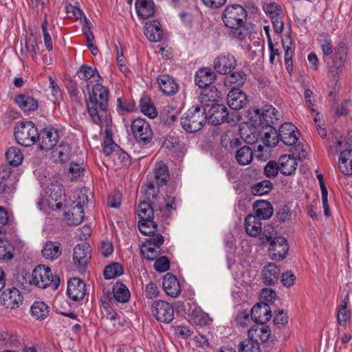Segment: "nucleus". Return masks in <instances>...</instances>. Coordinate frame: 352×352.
Masks as SVG:
<instances>
[{
  "instance_id": "f257e3e1",
  "label": "nucleus",
  "mask_w": 352,
  "mask_h": 352,
  "mask_svg": "<svg viewBox=\"0 0 352 352\" xmlns=\"http://www.w3.org/2000/svg\"><path fill=\"white\" fill-rule=\"evenodd\" d=\"M109 94L105 87L96 84L92 88L89 100L87 103L89 115L94 122L107 126L111 124V119L108 110Z\"/></svg>"
},
{
  "instance_id": "f03ea898",
  "label": "nucleus",
  "mask_w": 352,
  "mask_h": 352,
  "mask_svg": "<svg viewBox=\"0 0 352 352\" xmlns=\"http://www.w3.org/2000/svg\"><path fill=\"white\" fill-rule=\"evenodd\" d=\"M246 17V10L240 5L234 4L225 8L222 20L230 29L228 34L230 36L240 41H243L248 36L249 31L245 25Z\"/></svg>"
},
{
  "instance_id": "7ed1b4c3",
  "label": "nucleus",
  "mask_w": 352,
  "mask_h": 352,
  "mask_svg": "<svg viewBox=\"0 0 352 352\" xmlns=\"http://www.w3.org/2000/svg\"><path fill=\"white\" fill-rule=\"evenodd\" d=\"M137 212L140 219L138 222L139 230L144 234H150L157 230V223L154 219L160 220L157 208L154 209L146 201L140 203Z\"/></svg>"
},
{
  "instance_id": "20e7f679",
  "label": "nucleus",
  "mask_w": 352,
  "mask_h": 352,
  "mask_svg": "<svg viewBox=\"0 0 352 352\" xmlns=\"http://www.w3.org/2000/svg\"><path fill=\"white\" fill-rule=\"evenodd\" d=\"M91 193L86 188L82 189L77 195V199L67 210L65 211V217L69 225H78L84 218V207L90 201Z\"/></svg>"
},
{
  "instance_id": "39448f33",
  "label": "nucleus",
  "mask_w": 352,
  "mask_h": 352,
  "mask_svg": "<svg viewBox=\"0 0 352 352\" xmlns=\"http://www.w3.org/2000/svg\"><path fill=\"white\" fill-rule=\"evenodd\" d=\"M207 120L206 109L200 106L191 107L181 118V126L188 133L199 131Z\"/></svg>"
},
{
  "instance_id": "423d86ee",
  "label": "nucleus",
  "mask_w": 352,
  "mask_h": 352,
  "mask_svg": "<svg viewBox=\"0 0 352 352\" xmlns=\"http://www.w3.org/2000/svg\"><path fill=\"white\" fill-rule=\"evenodd\" d=\"M249 120L252 125L256 128L274 124L278 120V111L271 105H266L263 109L253 108L249 110Z\"/></svg>"
},
{
  "instance_id": "0eeeda50",
  "label": "nucleus",
  "mask_w": 352,
  "mask_h": 352,
  "mask_svg": "<svg viewBox=\"0 0 352 352\" xmlns=\"http://www.w3.org/2000/svg\"><path fill=\"white\" fill-rule=\"evenodd\" d=\"M30 283L31 285H34L40 288L52 286L54 289H56L59 285V279L53 278L50 267L38 265L32 272Z\"/></svg>"
},
{
  "instance_id": "6e6552de",
  "label": "nucleus",
  "mask_w": 352,
  "mask_h": 352,
  "mask_svg": "<svg viewBox=\"0 0 352 352\" xmlns=\"http://www.w3.org/2000/svg\"><path fill=\"white\" fill-rule=\"evenodd\" d=\"M37 135V128L32 122L20 123L14 131L17 142L24 146H29L36 142Z\"/></svg>"
},
{
  "instance_id": "1a4fd4ad",
  "label": "nucleus",
  "mask_w": 352,
  "mask_h": 352,
  "mask_svg": "<svg viewBox=\"0 0 352 352\" xmlns=\"http://www.w3.org/2000/svg\"><path fill=\"white\" fill-rule=\"evenodd\" d=\"M131 128L137 142L146 144L151 141L153 131L150 124L144 119H135L131 123Z\"/></svg>"
},
{
  "instance_id": "9d476101",
  "label": "nucleus",
  "mask_w": 352,
  "mask_h": 352,
  "mask_svg": "<svg viewBox=\"0 0 352 352\" xmlns=\"http://www.w3.org/2000/svg\"><path fill=\"white\" fill-rule=\"evenodd\" d=\"M151 314L157 320L170 323L174 318V308L169 302L158 300L153 302Z\"/></svg>"
},
{
  "instance_id": "9b49d317",
  "label": "nucleus",
  "mask_w": 352,
  "mask_h": 352,
  "mask_svg": "<svg viewBox=\"0 0 352 352\" xmlns=\"http://www.w3.org/2000/svg\"><path fill=\"white\" fill-rule=\"evenodd\" d=\"M58 139L56 129L54 128H45L42 129L36 137L38 148L43 151H48L53 148Z\"/></svg>"
},
{
  "instance_id": "f8f14e48",
  "label": "nucleus",
  "mask_w": 352,
  "mask_h": 352,
  "mask_svg": "<svg viewBox=\"0 0 352 352\" xmlns=\"http://www.w3.org/2000/svg\"><path fill=\"white\" fill-rule=\"evenodd\" d=\"M91 247L87 243L78 244L74 249V263L79 271H85L88 260L91 258Z\"/></svg>"
},
{
  "instance_id": "ddd939ff",
  "label": "nucleus",
  "mask_w": 352,
  "mask_h": 352,
  "mask_svg": "<svg viewBox=\"0 0 352 352\" xmlns=\"http://www.w3.org/2000/svg\"><path fill=\"white\" fill-rule=\"evenodd\" d=\"M236 65L235 57L230 54H222L214 60V69L221 75H226L234 69Z\"/></svg>"
},
{
  "instance_id": "4468645a",
  "label": "nucleus",
  "mask_w": 352,
  "mask_h": 352,
  "mask_svg": "<svg viewBox=\"0 0 352 352\" xmlns=\"http://www.w3.org/2000/svg\"><path fill=\"white\" fill-rule=\"evenodd\" d=\"M289 250L287 240L282 237L278 236L274 239L269 243L268 251L270 256L272 260H282L286 257Z\"/></svg>"
},
{
  "instance_id": "2eb2a0df",
  "label": "nucleus",
  "mask_w": 352,
  "mask_h": 352,
  "mask_svg": "<svg viewBox=\"0 0 352 352\" xmlns=\"http://www.w3.org/2000/svg\"><path fill=\"white\" fill-rule=\"evenodd\" d=\"M279 141L287 146L295 144L298 140V132L296 127L290 122H285L279 127Z\"/></svg>"
},
{
  "instance_id": "dca6fc26",
  "label": "nucleus",
  "mask_w": 352,
  "mask_h": 352,
  "mask_svg": "<svg viewBox=\"0 0 352 352\" xmlns=\"http://www.w3.org/2000/svg\"><path fill=\"white\" fill-rule=\"evenodd\" d=\"M2 304L7 309H15L23 302V296L20 291L15 288H8L5 289L1 296Z\"/></svg>"
},
{
  "instance_id": "f3484780",
  "label": "nucleus",
  "mask_w": 352,
  "mask_h": 352,
  "mask_svg": "<svg viewBox=\"0 0 352 352\" xmlns=\"http://www.w3.org/2000/svg\"><path fill=\"white\" fill-rule=\"evenodd\" d=\"M272 317L271 309L267 302L255 305L251 311V319L256 323L264 324Z\"/></svg>"
},
{
  "instance_id": "a211bd4d",
  "label": "nucleus",
  "mask_w": 352,
  "mask_h": 352,
  "mask_svg": "<svg viewBox=\"0 0 352 352\" xmlns=\"http://www.w3.org/2000/svg\"><path fill=\"white\" fill-rule=\"evenodd\" d=\"M85 283L78 278L68 281L67 293L70 298L75 301L82 299L86 294Z\"/></svg>"
},
{
  "instance_id": "6ab92c4d",
  "label": "nucleus",
  "mask_w": 352,
  "mask_h": 352,
  "mask_svg": "<svg viewBox=\"0 0 352 352\" xmlns=\"http://www.w3.org/2000/svg\"><path fill=\"white\" fill-rule=\"evenodd\" d=\"M227 103L232 109H241L247 104L248 98L241 90L234 88L227 95Z\"/></svg>"
},
{
  "instance_id": "aec40b11",
  "label": "nucleus",
  "mask_w": 352,
  "mask_h": 352,
  "mask_svg": "<svg viewBox=\"0 0 352 352\" xmlns=\"http://www.w3.org/2000/svg\"><path fill=\"white\" fill-rule=\"evenodd\" d=\"M14 102L20 109L25 113L33 112L38 107L37 100L28 94H19L16 96Z\"/></svg>"
},
{
  "instance_id": "412c9836",
  "label": "nucleus",
  "mask_w": 352,
  "mask_h": 352,
  "mask_svg": "<svg viewBox=\"0 0 352 352\" xmlns=\"http://www.w3.org/2000/svg\"><path fill=\"white\" fill-rule=\"evenodd\" d=\"M221 97V93L218 89L211 86L209 88L204 89L199 96L200 102L206 106H214Z\"/></svg>"
},
{
  "instance_id": "4be33fe9",
  "label": "nucleus",
  "mask_w": 352,
  "mask_h": 352,
  "mask_svg": "<svg viewBox=\"0 0 352 352\" xmlns=\"http://www.w3.org/2000/svg\"><path fill=\"white\" fill-rule=\"evenodd\" d=\"M216 74L210 68L199 69L195 74V82L199 87H206L214 80Z\"/></svg>"
},
{
  "instance_id": "5701e85b",
  "label": "nucleus",
  "mask_w": 352,
  "mask_h": 352,
  "mask_svg": "<svg viewBox=\"0 0 352 352\" xmlns=\"http://www.w3.org/2000/svg\"><path fill=\"white\" fill-rule=\"evenodd\" d=\"M162 285L166 294L171 297H176L181 292L178 280L175 276L170 273L164 276Z\"/></svg>"
},
{
  "instance_id": "b1692460",
  "label": "nucleus",
  "mask_w": 352,
  "mask_h": 352,
  "mask_svg": "<svg viewBox=\"0 0 352 352\" xmlns=\"http://www.w3.org/2000/svg\"><path fill=\"white\" fill-rule=\"evenodd\" d=\"M144 34L151 42L160 41L162 38V30L160 22L157 21L146 22L144 27Z\"/></svg>"
},
{
  "instance_id": "393cba45",
  "label": "nucleus",
  "mask_w": 352,
  "mask_h": 352,
  "mask_svg": "<svg viewBox=\"0 0 352 352\" xmlns=\"http://www.w3.org/2000/svg\"><path fill=\"white\" fill-rule=\"evenodd\" d=\"M338 166L342 174L352 175V148H347L340 152Z\"/></svg>"
},
{
  "instance_id": "a878e982",
  "label": "nucleus",
  "mask_w": 352,
  "mask_h": 352,
  "mask_svg": "<svg viewBox=\"0 0 352 352\" xmlns=\"http://www.w3.org/2000/svg\"><path fill=\"white\" fill-rule=\"evenodd\" d=\"M221 146L227 151H232L241 144L239 135L233 131H227L221 138Z\"/></svg>"
},
{
  "instance_id": "bb28decb",
  "label": "nucleus",
  "mask_w": 352,
  "mask_h": 352,
  "mask_svg": "<svg viewBox=\"0 0 352 352\" xmlns=\"http://www.w3.org/2000/svg\"><path fill=\"white\" fill-rule=\"evenodd\" d=\"M254 210L258 219H268L273 214V207L272 204L265 200H257L253 206Z\"/></svg>"
},
{
  "instance_id": "cd10ccee",
  "label": "nucleus",
  "mask_w": 352,
  "mask_h": 352,
  "mask_svg": "<svg viewBox=\"0 0 352 352\" xmlns=\"http://www.w3.org/2000/svg\"><path fill=\"white\" fill-rule=\"evenodd\" d=\"M271 336L270 327L264 324H256L248 331V337L265 342L269 340Z\"/></svg>"
},
{
  "instance_id": "c85d7f7f",
  "label": "nucleus",
  "mask_w": 352,
  "mask_h": 352,
  "mask_svg": "<svg viewBox=\"0 0 352 352\" xmlns=\"http://www.w3.org/2000/svg\"><path fill=\"white\" fill-rule=\"evenodd\" d=\"M160 90L166 95L175 94L178 85L175 80L168 75H160L157 79Z\"/></svg>"
},
{
  "instance_id": "c756f323",
  "label": "nucleus",
  "mask_w": 352,
  "mask_h": 352,
  "mask_svg": "<svg viewBox=\"0 0 352 352\" xmlns=\"http://www.w3.org/2000/svg\"><path fill=\"white\" fill-rule=\"evenodd\" d=\"M280 172L285 175L292 174L296 169L297 162L290 155H284L280 157L278 162Z\"/></svg>"
},
{
  "instance_id": "7c9ffc66",
  "label": "nucleus",
  "mask_w": 352,
  "mask_h": 352,
  "mask_svg": "<svg viewBox=\"0 0 352 352\" xmlns=\"http://www.w3.org/2000/svg\"><path fill=\"white\" fill-rule=\"evenodd\" d=\"M72 155V148L67 143H60L58 146L53 148L52 157L56 162L64 163L69 160Z\"/></svg>"
},
{
  "instance_id": "2f4dec72",
  "label": "nucleus",
  "mask_w": 352,
  "mask_h": 352,
  "mask_svg": "<svg viewBox=\"0 0 352 352\" xmlns=\"http://www.w3.org/2000/svg\"><path fill=\"white\" fill-rule=\"evenodd\" d=\"M279 275L280 270L275 263H270L263 269L262 278L265 284H274L277 282Z\"/></svg>"
},
{
  "instance_id": "473e14b6",
  "label": "nucleus",
  "mask_w": 352,
  "mask_h": 352,
  "mask_svg": "<svg viewBox=\"0 0 352 352\" xmlns=\"http://www.w3.org/2000/svg\"><path fill=\"white\" fill-rule=\"evenodd\" d=\"M46 194L49 198L56 202V208H60L62 206L60 201L57 202L58 201L62 200V197L64 195L63 190L60 184L57 181L52 182L47 186L46 189Z\"/></svg>"
},
{
  "instance_id": "72a5a7b5",
  "label": "nucleus",
  "mask_w": 352,
  "mask_h": 352,
  "mask_svg": "<svg viewBox=\"0 0 352 352\" xmlns=\"http://www.w3.org/2000/svg\"><path fill=\"white\" fill-rule=\"evenodd\" d=\"M244 226L246 233L251 236H258L262 230L260 219L253 214L246 217Z\"/></svg>"
},
{
  "instance_id": "f704fd0d",
  "label": "nucleus",
  "mask_w": 352,
  "mask_h": 352,
  "mask_svg": "<svg viewBox=\"0 0 352 352\" xmlns=\"http://www.w3.org/2000/svg\"><path fill=\"white\" fill-rule=\"evenodd\" d=\"M263 129V143L267 147H275L279 142L278 131L272 124L267 125Z\"/></svg>"
},
{
  "instance_id": "c9c22d12",
  "label": "nucleus",
  "mask_w": 352,
  "mask_h": 352,
  "mask_svg": "<svg viewBox=\"0 0 352 352\" xmlns=\"http://www.w3.org/2000/svg\"><path fill=\"white\" fill-rule=\"evenodd\" d=\"M213 112L209 117V121L213 125H218L223 122L228 117L227 108L221 104H216L212 107Z\"/></svg>"
},
{
  "instance_id": "e433bc0d",
  "label": "nucleus",
  "mask_w": 352,
  "mask_h": 352,
  "mask_svg": "<svg viewBox=\"0 0 352 352\" xmlns=\"http://www.w3.org/2000/svg\"><path fill=\"white\" fill-rule=\"evenodd\" d=\"M135 8L138 14L142 19L149 18L154 14L153 0H137Z\"/></svg>"
},
{
  "instance_id": "4c0bfd02",
  "label": "nucleus",
  "mask_w": 352,
  "mask_h": 352,
  "mask_svg": "<svg viewBox=\"0 0 352 352\" xmlns=\"http://www.w3.org/2000/svg\"><path fill=\"white\" fill-rule=\"evenodd\" d=\"M154 178L158 186L166 185L169 179L167 166L163 162H158L153 169Z\"/></svg>"
},
{
  "instance_id": "58836bf2",
  "label": "nucleus",
  "mask_w": 352,
  "mask_h": 352,
  "mask_svg": "<svg viewBox=\"0 0 352 352\" xmlns=\"http://www.w3.org/2000/svg\"><path fill=\"white\" fill-rule=\"evenodd\" d=\"M109 126H104L105 129L104 130V136L103 138L102 141V148L103 153L106 155H111L113 156V153L116 152V149L119 148L118 146L113 142L112 139V133L111 129H109Z\"/></svg>"
},
{
  "instance_id": "ea45409f",
  "label": "nucleus",
  "mask_w": 352,
  "mask_h": 352,
  "mask_svg": "<svg viewBox=\"0 0 352 352\" xmlns=\"http://www.w3.org/2000/svg\"><path fill=\"white\" fill-rule=\"evenodd\" d=\"M105 320L107 321V328L111 332L120 331L125 324V320L111 310L107 313Z\"/></svg>"
},
{
  "instance_id": "a19ab883",
  "label": "nucleus",
  "mask_w": 352,
  "mask_h": 352,
  "mask_svg": "<svg viewBox=\"0 0 352 352\" xmlns=\"http://www.w3.org/2000/svg\"><path fill=\"white\" fill-rule=\"evenodd\" d=\"M349 300V296H345L338 307L337 321L340 326H346L350 320V312L347 309Z\"/></svg>"
},
{
  "instance_id": "79ce46f5",
  "label": "nucleus",
  "mask_w": 352,
  "mask_h": 352,
  "mask_svg": "<svg viewBox=\"0 0 352 352\" xmlns=\"http://www.w3.org/2000/svg\"><path fill=\"white\" fill-rule=\"evenodd\" d=\"M42 253L45 258L51 261L55 260L61 254L60 244L58 242L48 241L45 243Z\"/></svg>"
},
{
  "instance_id": "37998d69",
  "label": "nucleus",
  "mask_w": 352,
  "mask_h": 352,
  "mask_svg": "<svg viewBox=\"0 0 352 352\" xmlns=\"http://www.w3.org/2000/svg\"><path fill=\"white\" fill-rule=\"evenodd\" d=\"M31 314L37 320L45 319L50 314V307L43 301H36L31 306Z\"/></svg>"
},
{
  "instance_id": "c03bdc74",
  "label": "nucleus",
  "mask_w": 352,
  "mask_h": 352,
  "mask_svg": "<svg viewBox=\"0 0 352 352\" xmlns=\"http://www.w3.org/2000/svg\"><path fill=\"white\" fill-rule=\"evenodd\" d=\"M272 189V183L270 180H263L254 184L250 187V192L255 196L268 194Z\"/></svg>"
},
{
  "instance_id": "a18cd8bd",
  "label": "nucleus",
  "mask_w": 352,
  "mask_h": 352,
  "mask_svg": "<svg viewBox=\"0 0 352 352\" xmlns=\"http://www.w3.org/2000/svg\"><path fill=\"white\" fill-rule=\"evenodd\" d=\"M114 298L120 302H126L130 298V293L127 287L121 283H116L113 287Z\"/></svg>"
},
{
  "instance_id": "49530a36",
  "label": "nucleus",
  "mask_w": 352,
  "mask_h": 352,
  "mask_svg": "<svg viewBox=\"0 0 352 352\" xmlns=\"http://www.w3.org/2000/svg\"><path fill=\"white\" fill-rule=\"evenodd\" d=\"M6 158L9 165L17 166L22 163L23 155L19 148L12 146L7 151Z\"/></svg>"
},
{
  "instance_id": "de8ad7c7",
  "label": "nucleus",
  "mask_w": 352,
  "mask_h": 352,
  "mask_svg": "<svg viewBox=\"0 0 352 352\" xmlns=\"http://www.w3.org/2000/svg\"><path fill=\"white\" fill-rule=\"evenodd\" d=\"M190 320L192 324L199 327L206 326L211 321L208 314L200 309H195L192 311Z\"/></svg>"
},
{
  "instance_id": "09e8293b",
  "label": "nucleus",
  "mask_w": 352,
  "mask_h": 352,
  "mask_svg": "<svg viewBox=\"0 0 352 352\" xmlns=\"http://www.w3.org/2000/svg\"><path fill=\"white\" fill-rule=\"evenodd\" d=\"M236 160L237 162L242 166L249 164L253 158V153L252 149L248 146H244L237 151L236 153Z\"/></svg>"
},
{
  "instance_id": "8fccbe9b",
  "label": "nucleus",
  "mask_w": 352,
  "mask_h": 352,
  "mask_svg": "<svg viewBox=\"0 0 352 352\" xmlns=\"http://www.w3.org/2000/svg\"><path fill=\"white\" fill-rule=\"evenodd\" d=\"M161 249L153 246L150 243L144 241L141 247V252L144 257L149 261H153L160 254Z\"/></svg>"
},
{
  "instance_id": "3c124183",
  "label": "nucleus",
  "mask_w": 352,
  "mask_h": 352,
  "mask_svg": "<svg viewBox=\"0 0 352 352\" xmlns=\"http://www.w3.org/2000/svg\"><path fill=\"white\" fill-rule=\"evenodd\" d=\"M140 106L141 111L144 115L151 119L157 117V112L156 108L150 99L147 98H141Z\"/></svg>"
},
{
  "instance_id": "603ef678",
  "label": "nucleus",
  "mask_w": 352,
  "mask_h": 352,
  "mask_svg": "<svg viewBox=\"0 0 352 352\" xmlns=\"http://www.w3.org/2000/svg\"><path fill=\"white\" fill-rule=\"evenodd\" d=\"M77 76L82 80H88L91 78H99V74L95 67L88 65H82L77 71Z\"/></svg>"
},
{
  "instance_id": "864d4df0",
  "label": "nucleus",
  "mask_w": 352,
  "mask_h": 352,
  "mask_svg": "<svg viewBox=\"0 0 352 352\" xmlns=\"http://www.w3.org/2000/svg\"><path fill=\"white\" fill-rule=\"evenodd\" d=\"M239 352H261L258 342L252 338L243 340L239 344Z\"/></svg>"
},
{
  "instance_id": "5fc2aeb1",
  "label": "nucleus",
  "mask_w": 352,
  "mask_h": 352,
  "mask_svg": "<svg viewBox=\"0 0 352 352\" xmlns=\"http://www.w3.org/2000/svg\"><path fill=\"white\" fill-rule=\"evenodd\" d=\"M65 4V11L67 17L76 20L81 18L82 12L79 7L76 6L78 4L76 0H66Z\"/></svg>"
},
{
  "instance_id": "6e6d98bb",
  "label": "nucleus",
  "mask_w": 352,
  "mask_h": 352,
  "mask_svg": "<svg viewBox=\"0 0 352 352\" xmlns=\"http://www.w3.org/2000/svg\"><path fill=\"white\" fill-rule=\"evenodd\" d=\"M246 80L245 74L241 71L235 72L227 76L225 79V85L227 86L235 85L236 87H241Z\"/></svg>"
},
{
  "instance_id": "4d7b16f0",
  "label": "nucleus",
  "mask_w": 352,
  "mask_h": 352,
  "mask_svg": "<svg viewBox=\"0 0 352 352\" xmlns=\"http://www.w3.org/2000/svg\"><path fill=\"white\" fill-rule=\"evenodd\" d=\"M38 52V45L34 38L25 40L24 44L21 43V53L25 54L30 53L33 59L36 57Z\"/></svg>"
},
{
  "instance_id": "13d9d810",
  "label": "nucleus",
  "mask_w": 352,
  "mask_h": 352,
  "mask_svg": "<svg viewBox=\"0 0 352 352\" xmlns=\"http://www.w3.org/2000/svg\"><path fill=\"white\" fill-rule=\"evenodd\" d=\"M122 274V266L118 263L106 266L104 270V277L105 279L115 278Z\"/></svg>"
},
{
  "instance_id": "bf43d9fd",
  "label": "nucleus",
  "mask_w": 352,
  "mask_h": 352,
  "mask_svg": "<svg viewBox=\"0 0 352 352\" xmlns=\"http://www.w3.org/2000/svg\"><path fill=\"white\" fill-rule=\"evenodd\" d=\"M175 198L169 197L167 200L166 206L164 208H157L160 221H166L170 217L171 210H175Z\"/></svg>"
},
{
  "instance_id": "052dcab7",
  "label": "nucleus",
  "mask_w": 352,
  "mask_h": 352,
  "mask_svg": "<svg viewBox=\"0 0 352 352\" xmlns=\"http://www.w3.org/2000/svg\"><path fill=\"white\" fill-rule=\"evenodd\" d=\"M337 136H336V142H334L333 146H331V148L335 151V153H338L342 148L345 147H349L352 146V132H349L347 134V137L344 140H342V137L339 135V133H337Z\"/></svg>"
},
{
  "instance_id": "680f3d73",
  "label": "nucleus",
  "mask_w": 352,
  "mask_h": 352,
  "mask_svg": "<svg viewBox=\"0 0 352 352\" xmlns=\"http://www.w3.org/2000/svg\"><path fill=\"white\" fill-rule=\"evenodd\" d=\"M13 248L6 239H0V260H10L12 258Z\"/></svg>"
},
{
  "instance_id": "e2e57ef3",
  "label": "nucleus",
  "mask_w": 352,
  "mask_h": 352,
  "mask_svg": "<svg viewBox=\"0 0 352 352\" xmlns=\"http://www.w3.org/2000/svg\"><path fill=\"white\" fill-rule=\"evenodd\" d=\"M85 169L82 165L72 162L67 171V177L73 180L83 175Z\"/></svg>"
},
{
  "instance_id": "0e129e2a",
  "label": "nucleus",
  "mask_w": 352,
  "mask_h": 352,
  "mask_svg": "<svg viewBox=\"0 0 352 352\" xmlns=\"http://www.w3.org/2000/svg\"><path fill=\"white\" fill-rule=\"evenodd\" d=\"M112 157L114 161H117L118 163L121 164L122 166H128L131 163L130 157L128 153L120 148L116 149Z\"/></svg>"
},
{
  "instance_id": "69168bd1",
  "label": "nucleus",
  "mask_w": 352,
  "mask_h": 352,
  "mask_svg": "<svg viewBox=\"0 0 352 352\" xmlns=\"http://www.w3.org/2000/svg\"><path fill=\"white\" fill-rule=\"evenodd\" d=\"M276 232L274 228L271 226L264 227L263 233L261 234V241L263 243H271L274 239L277 238Z\"/></svg>"
},
{
  "instance_id": "338daca9",
  "label": "nucleus",
  "mask_w": 352,
  "mask_h": 352,
  "mask_svg": "<svg viewBox=\"0 0 352 352\" xmlns=\"http://www.w3.org/2000/svg\"><path fill=\"white\" fill-rule=\"evenodd\" d=\"M84 34L86 36L87 44V46L94 56L97 55L98 50L93 43L94 36L90 30V27L83 28Z\"/></svg>"
},
{
  "instance_id": "774afa93",
  "label": "nucleus",
  "mask_w": 352,
  "mask_h": 352,
  "mask_svg": "<svg viewBox=\"0 0 352 352\" xmlns=\"http://www.w3.org/2000/svg\"><path fill=\"white\" fill-rule=\"evenodd\" d=\"M278 162L271 160L267 163L264 168V173L267 177H275L279 170Z\"/></svg>"
}]
</instances>
